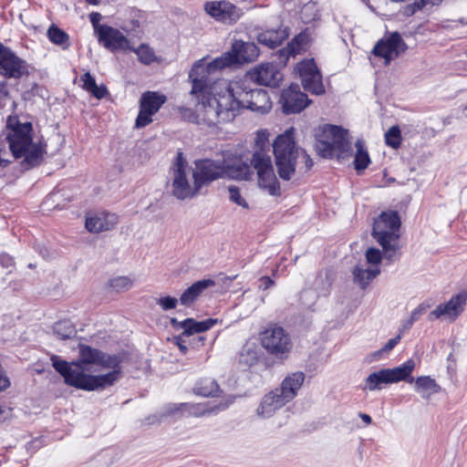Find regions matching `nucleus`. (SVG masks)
Segmentation results:
<instances>
[{
  "label": "nucleus",
  "instance_id": "40",
  "mask_svg": "<svg viewBox=\"0 0 467 467\" xmlns=\"http://www.w3.org/2000/svg\"><path fill=\"white\" fill-rule=\"evenodd\" d=\"M229 200L235 203L236 205L242 207L243 209L248 210L249 204L247 201L244 198L241 193V191L238 187L234 185H230L228 188Z\"/></svg>",
  "mask_w": 467,
  "mask_h": 467
},
{
  "label": "nucleus",
  "instance_id": "36",
  "mask_svg": "<svg viewBox=\"0 0 467 467\" xmlns=\"http://www.w3.org/2000/svg\"><path fill=\"white\" fill-rule=\"evenodd\" d=\"M219 391L218 384L211 379L202 380L194 389V392L203 397L214 396Z\"/></svg>",
  "mask_w": 467,
  "mask_h": 467
},
{
  "label": "nucleus",
  "instance_id": "19",
  "mask_svg": "<svg viewBox=\"0 0 467 467\" xmlns=\"http://www.w3.org/2000/svg\"><path fill=\"white\" fill-rule=\"evenodd\" d=\"M26 72V62L0 44V74L10 78H19Z\"/></svg>",
  "mask_w": 467,
  "mask_h": 467
},
{
  "label": "nucleus",
  "instance_id": "13",
  "mask_svg": "<svg viewBox=\"0 0 467 467\" xmlns=\"http://www.w3.org/2000/svg\"><path fill=\"white\" fill-rule=\"evenodd\" d=\"M166 96L155 92H144L140 99V111L135 121V127L144 128L152 122V116L156 114L166 102Z\"/></svg>",
  "mask_w": 467,
  "mask_h": 467
},
{
  "label": "nucleus",
  "instance_id": "45",
  "mask_svg": "<svg viewBox=\"0 0 467 467\" xmlns=\"http://www.w3.org/2000/svg\"><path fill=\"white\" fill-rule=\"evenodd\" d=\"M400 338H401L400 334L398 335L394 338H390L389 340H388V342L385 344V346L380 350H379L377 353H375V355H381L384 352L390 351L400 342Z\"/></svg>",
  "mask_w": 467,
  "mask_h": 467
},
{
  "label": "nucleus",
  "instance_id": "55",
  "mask_svg": "<svg viewBox=\"0 0 467 467\" xmlns=\"http://www.w3.org/2000/svg\"><path fill=\"white\" fill-rule=\"evenodd\" d=\"M198 340H199L202 344H203L204 337H198Z\"/></svg>",
  "mask_w": 467,
  "mask_h": 467
},
{
  "label": "nucleus",
  "instance_id": "17",
  "mask_svg": "<svg viewBox=\"0 0 467 467\" xmlns=\"http://www.w3.org/2000/svg\"><path fill=\"white\" fill-rule=\"evenodd\" d=\"M194 165L193 170L201 189L225 175V165L221 161L197 160Z\"/></svg>",
  "mask_w": 467,
  "mask_h": 467
},
{
  "label": "nucleus",
  "instance_id": "38",
  "mask_svg": "<svg viewBox=\"0 0 467 467\" xmlns=\"http://www.w3.org/2000/svg\"><path fill=\"white\" fill-rule=\"evenodd\" d=\"M109 287L116 292H125L133 285L132 280L128 276H117L109 280Z\"/></svg>",
  "mask_w": 467,
  "mask_h": 467
},
{
  "label": "nucleus",
  "instance_id": "10",
  "mask_svg": "<svg viewBox=\"0 0 467 467\" xmlns=\"http://www.w3.org/2000/svg\"><path fill=\"white\" fill-rule=\"evenodd\" d=\"M317 150L325 158L337 156L339 160L350 156V143L348 131L335 125L324 127L321 139L316 145Z\"/></svg>",
  "mask_w": 467,
  "mask_h": 467
},
{
  "label": "nucleus",
  "instance_id": "24",
  "mask_svg": "<svg viewBox=\"0 0 467 467\" xmlns=\"http://www.w3.org/2000/svg\"><path fill=\"white\" fill-rule=\"evenodd\" d=\"M288 401L274 389L265 394L256 409V415L260 418H270L274 413L283 408Z\"/></svg>",
  "mask_w": 467,
  "mask_h": 467
},
{
  "label": "nucleus",
  "instance_id": "53",
  "mask_svg": "<svg viewBox=\"0 0 467 467\" xmlns=\"http://www.w3.org/2000/svg\"><path fill=\"white\" fill-rule=\"evenodd\" d=\"M0 95L6 96V84L5 82L0 83Z\"/></svg>",
  "mask_w": 467,
  "mask_h": 467
},
{
  "label": "nucleus",
  "instance_id": "59",
  "mask_svg": "<svg viewBox=\"0 0 467 467\" xmlns=\"http://www.w3.org/2000/svg\"><path fill=\"white\" fill-rule=\"evenodd\" d=\"M464 109L467 110V105L465 106Z\"/></svg>",
  "mask_w": 467,
  "mask_h": 467
},
{
  "label": "nucleus",
  "instance_id": "18",
  "mask_svg": "<svg viewBox=\"0 0 467 467\" xmlns=\"http://www.w3.org/2000/svg\"><path fill=\"white\" fill-rule=\"evenodd\" d=\"M407 49V45L398 33L390 34L387 38L379 40L373 48L375 57L383 58L384 65H389Z\"/></svg>",
  "mask_w": 467,
  "mask_h": 467
},
{
  "label": "nucleus",
  "instance_id": "46",
  "mask_svg": "<svg viewBox=\"0 0 467 467\" xmlns=\"http://www.w3.org/2000/svg\"><path fill=\"white\" fill-rule=\"evenodd\" d=\"M428 306H425L423 304L419 305L410 314V318L416 322L426 311H427Z\"/></svg>",
  "mask_w": 467,
  "mask_h": 467
},
{
  "label": "nucleus",
  "instance_id": "54",
  "mask_svg": "<svg viewBox=\"0 0 467 467\" xmlns=\"http://www.w3.org/2000/svg\"><path fill=\"white\" fill-rule=\"evenodd\" d=\"M101 0H86V2L92 5H98L100 4Z\"/></svg>",
  "mask_w": 467,
  "mask_h": 467
},
{
  "label": "nucleus",
  "instance_id": "34",
  "mask_svg": "<svg viewBox=\"0 0 467 467\" xmlns=\"http://www.w3.org/2000/svg\"><path fill=\"white\" fill-rule=\"evenodd\" d=\"M48 39L55 45L67 49L69 47L68 35L56 26H51L47 30Z\"/></svg>",
  "mask_w": 467,
  "mask_h": 467
},
{
  "label": "nucleus",
  "instance_id": "1",
  "mask_svg": "<svg viewBox=\"0 0 467 467\" xmlns=\"http://www.w3.org/2000/svg\"><path fill=\"white\" fill-rule=\"evenodd\" d=\"M79 358L67 362L53 355V368L67 385L86 391L103 390L121 378V358L89 346L79 345Z\"/></svg>",
  "mask_w": 467,
  "mask_h": 467
},
{
  "label": "nucleus",
  "instance_id": "32",
  "mask_svg": "<svg viewBox=\"0 0 467 467\" xmlns=\"http://www.w3.org/2000/svg\"><path fill=\"white\" fill-rule=\"evenodd\" d=\"M355 169L357 171H364L370 163V158L368 152V149L365 145V141L361 139L355 142Z\"/></svg>",
  "mask_w": 467,
  "mask_h": 467
},
{
  "label": "nucleus",
  "instance_id": "6",
  "mask_svg": "<svg viewBox=\"0 0 467 467\" xmlns=\"http://www.w3.org/2000/svg\"><path fill=\"white\" fill-rule=\"evenodd\" d=\"M273 149L278 175L284 181L292 180L297 167L299 171H307L313 166V161L306 150L296 146L292 130L279 135Z\"/></svg>",
  "mask_w": 467,
  "mask_h": 467
},
{
  "label": "nucleus",
  "instance_id": "35",
  "mask_svg": "<svg viewBox=\"0 0 467 467\" xmlns=\"http://www.w3.org/2000/svg\"><path fill=\"white\" fill-rule=\"evenodd\" d=\"M258 359V347L254 342H246L240 353V361L251 366Z\"/></svg>",
  "mask_w": 467,
  "mask_h": 467
},
{
  "label": "nucleus",
  "instance_id": "20",
  "mask_svg": "<svg viewBox=\"0 0 467 467\" xmlns=\"http://www.w3.org/2000/svg\"><path fill=\"white\" fill-rule=\"evenodd\" d=\"M311 101L301 92L298 85H291L282 91L280 103L285 114L298 113L306 108Z\"/></svg>",
  "mask_w": 467,
  "mask_h": 467
},
{
  "label": "nucleus",
  "instance_id": "37",
  "mask_svg": "<svg viewBox=\"0 0 467 467\" xmlns=\"http://www.w3.org/2000/svg\"><path fill=\"white\" fill-rule=\"evenodd\" d=\"M54 332L60 339L72 337L76 330L69 321H59L55 324Z\"/></svg>",
  "mask_w": 467,
  "mask_h": 467
},
{
  "label": "nucleus",
  "instance_id": "5",
  "mask_svg": "<svg viewBox=\"0 0 467 467\" xmlns=\"http://www.w3.org/2000/svg\"><path fill=\"white\" fill-rule=\"evenodd\" d=\"M256 173L257 185L273 196H279L281 189L275 173L269 143L264 133H258L250 163L237 161L225 166V175L236 180H251Z\"/></svg>",
  "mask_w": 467,
  "mask_h": 467
},
{
  "label": "nucleus",
  "instance_id": "7",
  "mask_svg": "<svg viewBox=\"0 0 467 467\" xmlns=\"http://www.w3.org/2000/svg\"><path fill=\"white\" fill-rule=\"evenodd\" d=\"M306 44V36H296L286 47L278 50V61L265 62L250 69L242 80L262 86L276 87L283 79L281 67H285L290 57L300 53Z\"/></svg>",
  "mask_w": 467,
  "mask_h": 467
},
{
  "label": "nucleus",
  "instance_id": "49",
  "mask_svg": "<svg viewBox=\"0 0 467 467\" xmlns=\"http://www.w3.org/2000/svg\"><path fill=\"white\" fill-rule=\"evenodd\" d=\"M260 282H261V285H260L259 287L264 289V290H266L269 287H271L272 285H274V281L270 277H268V276H263L260 279Z\"/></svg>",
  "mask_w": 467,
  "mask_h": 467
},
{
  "label": "nucleus",
  "instance_id": "4",
  "mask_svg": "<svg viewBox=\"0 0 467 467\" xmlns=\"http://www.w3.org/2000/svg\"><path fill=\"white\" fill-rule=\"evenodd\" d=\"M248 83L244 80L222 83L224 96L217 102L219 110L210 112L208 121L212 127L232 121L244 109L259 114H265L271 109L272 102L267 91L249 88Z\"/></svg>",
  "mask_w": 467,
  "mask_h": 467
},
{
  "label": "nucleus",
  "instance_id": "12",
  "mask_svg": "<svg viewBox=\"0 0 467 467\" xmlns=\"http://www.w3.org/2000/svg\"><path fill=\"white\" fill-rule=\"evenodd\" d=\"M260 341L267 353L278 358H287L293 348L289 334L277 325L266 327L260 334Z\"/></svg>",
  "mask_w": 467,
  "mask_h": 467
},
{
  "label": "nucleus",
  "instance_id": "8",
  "mask_svg": "<svg viewBox=\"0 0 467 467\" xmlns=\"http://www.w3.org/2000/svg\"><path fill=\"white\" fill-rule=\"evenodd\" d=\"M171 192L179 200L192 199L201 191L193 168L188 163L182 151L177 155L170 169Z\"/></svg>",
  "mask_w": 467,
  "mask_h": 467
},
{
  "label": "nucleus",
  "instance_id": "57",
  "mask_svg": "<svg viewBox=\"0 0 467 467\" xmlns=\"http://www.w3.org/2000/svg\"><path fill=\"white\" fill-rule=\"evenodd\" d=\"M135 165H136V163L134 161L130 163V166H132V167Z\"/></svg>",
  "mask_w": 467,
  "mask_h": 467
},
{
  "label": "nucleus",
  "instance_id": "15",
  "mask_svg": "<svg viewBox=\"0 0 467 467\" xmlns=\"http://www.w3.org/2000/svg\"><path fill=\"white\" fill-rule=\"evenodd\" d=\"M304 88L314 95L325 93L322 77L313 59L302 61L296 67Z\"/></svg>",
  "mask_w": 467,
  "mask_h": 467
},
{
  "label": "nucleus",
  "instance_id": "3",
  "mask_svg": "<svg viewBox=\"0 0 467 467\" xmlns=\"http://www.w3.org/2000/svg\"><path fill=\"white\" fill-rule=\"evenodd\" d=\"M47 153V143L42 137L33 134L30 122L21 123L16 117H9L6 129L0 136V167L6 166L9 156L21 160L28 170L38 166Z\"/></svg>",
  "mask_w": 467,
  "mask_h": 467
},
{
  "label": "nucleus",
  "instance_id": "33",
  "mask_svg": "<svg viewBox=\"0 0 467 467\" xmlns=\"http://www.w3.org/2000/svg\"><path fill=\"white\" fill-rule=\"evenodd\" d=\"M81 81L83 82V88L97 99H102L108 94L107 88L103 85L98 86L95 78L89 72L85 73L81 77Z\"/></svg>",
  "mask_w": 467,
  "mask_h": 467
},
{
  "label": "nucleus",
  "instance_id": "21",
  "mask_svg": "<svg viewBox=\"0 0 467 467\" xmlns=\"http://www.w3.org/2000/svg\"><path fill=\"white\" fill-rule=\"evenodd\" d=\"M259 50L254 43L236 40L232 46V51L222 57H229V66L237 63L252 62L257 58Z\"/></svg>",
  "mask_w": 467,
  "mask_h": 467
},
{
  "label": "nucleus",
  "instance_id": "9",
  "mask_svg": "<svg viewBox=\"0 0 467 467\" xmlns=\"http://www.w3.org/2000/svg\"><path fill=\"white\" fill-rule=\"evenodd\" d=\"M400 219L397 212H382L375 219L372 230V236L382 247L385 258L392 259L400 245Z\"/></svg>",
  "mask_w": 467,
  "mask_h": 467
},
{
  "label": "nucleus",
  "instance_id": "48",
  "mask_svg": "<svg viewBox=\"0 0 467 467\" xmlns=\"http://www.w3.org/2000/svg\"><path fill=\"white\" fill-rule=\"evenodd\" d=\"M441 2V0H420L419 2L415 3V5L418 9H422L428 5H439Z\"/></svg>",
  "mask_w": 467,
  "mask_h": 467
},
{
  "label": "nucleus",
  "instance_id": "27",
  "mask_svg": "<svg viewBox=\"0 0 467 467\" xmlns=\"http://www.w3.org/2000/svg\"><path fill=\"white\" fill-rule=\"evenodd\" d=\"M379 274V267L369 266L360 262L352 270L353 282L361 289H365Z\"/></svg>",
  "mask_w": 467,
  "mask_h": 467
},
{
  "label": "nucleus",
  "instance_id": "30",
  "mask_svg": "<svg viewBox=\"0 0 467 467\" xmlns=\"http://www.w3.org/2000/svg\"><path fill=\"white\" fill-rule=\"evenodd\" d=\"M288 36L286 28L279 27L277 29H267L261 32L257 36V40L260 44L265 45L270 48H274L279 45Z\"/></svg>",
  "mask_w": 467,
  "mask_h": 467
},
{
  "label": "nucleus",
  "instance_id": "42",
  "mask_svg": "<svg viewBox=\"0 0 467 467\" xmlns=\"http://www.w3.org/2000/svg\"><path fill=\"white\" fill-rule=\"evenodd\" d=\"M139 59L143 64L149 65L152 63L155 60V55L153 50L146 46V45H140L136 50H135Z\"/></svg>",
  "mask_w": 467,
  "mask_h": 467
},
{
  "label": "nucleus",
  "instance_id": "39",
  "mask_svg": "<svg viewBox=\"0 0 467 467\" xmlns=\"http://www.w3.org/2000/svg\"><path fill=\"white\" fill-rule=\"evenodd\" d=\"M385 141L392 149H398L400 146L401 133L399 127L393 126L385 133Z\"/></svg>",
  "mask_w": 467,
  "mask_h": 467
},
{
  "label": "nucleus",
  "instance_id": "47",
  "mask_svg": "<svg viewBox=\"0 0 467 467\" xmlns=\"http://www.w3.org/2000/svg\"><path fill=\"white\" fill-rule=\"evenodd\" d=\"M182 337H183L182 334L181 336L175 337L173 338V342H174L175 345L178 346L180 351L182 354H186L187 350H188V348H187L185 340Z\"/></svg>",
  "mask_w": 467,
  "mask_h": 467
},
{
  "label": "nucleus",
  "instance_id": "29",
  "mask_svg": "<svg viewBox=\"0 0 467 467\" xmlns=\"http://www.w3.org/2000/svg\"><path fill=\"white\" fill-rule=\"evenodd\" d=\"M414 388L420 397L429 400L432 395L440 392L441 387L436 380L430 376H420L413 379Z\"/></svg>",
  "mask_w": 467,
  "mask_h": 467
},
{
  "label": "nucleus",
  "instance_id": "41",
  "mask_svg": "<svg viewBox=\"0 0 467 467\" xmlns=\"http://www.w3.org/2000/svg\"><path fill=\"white\" fill-rule=\"evenodd\" d=\"M383 256L385 257L384 254H382L378 248L370 247L366 251V261L364 264L369 266L379 267V264L381 263Z\"/></svg>",
  "mask_w": 467,
  "mask_h": 467
},
{
  "label": "nucleus",
  "instance_id": "26",
  "mask_svg": "<svg viewBox=\"0 0 467 467\" xmlns=\"http://www.w3.org/2000/svg\"><path fill=\"white\" fill-rule=\"evenodd\" d=\"M305 379V373L301 371L292 372L283 379L281 387L275 389L289 402L297 395Z\"/></svg>",
  "mask_w": 467,
  "mask_h": 467
},
{
  "label": "nucleus",
  "instance_id": "51",
  "mask_svg": "<svg viewBox=\"0 0 467 467\" xmlns=\"http://www.w3.org/2000/svg\"><path fill=\"white\" fill-rule=\"evenodd\" d=\"M360 419L367 424H370L372 421L371 417L368 414L366 413H360L359 414Z\"/></svg>",
  "mask_w": 467,
  "mask_h": 467
},
{
  "label": "nucleus",
  "instance_id": "52",
  "mask_svg": "<svg viewBox=\"0 0 467 467\" xmlns=\"http://www.w3.org/2000/svg\"><path fill=\"white\" fill-rule=\"evenodd\" d=\"M171 323L174 328H176V329L182 328V321H178L176 318H171Z\"/></svg>",
  "mask_w": 467,
  "mask_h": 467
},
{
  "label": "nucleus",
  "instance_id": "25",
  "mask_svg": "<svg viewBox=\"0 0 467 467\" xmlns=\"http://www.w3.org/2000/svg\"><path fill=\"white\" fill-rule=\"evenodd\" d=\"M118 216L114 213L101 212L86 218V228L90 233H100L113 229L118 223Z\"/></svg>",
  "mask_w": 467,
  "mask_h": 467
},
{
  "label": "nucleus",
  "instance_id": "50",
  "mask_svg": "<svg viewBox=\"0 0 467 467\" xmlns=\"http://www.w3.org/2000/svg\"><path fill=\"white\" fill-rule=\"evenodd\" d=\"M413 323L414 322L410 317L408 319L404 320L401 324L400 334L410 329L412 327Z\"/></svg>",
  "mask_w": 467,
  "mask_h": 467
},
{
  "label": "nucleus",
  "instance_id": "58",
  "mask_svg": "<svg viewBox=\"0 0 467 467\" xmlns=\"http://www.w3.org/2000/svg\"><path fill=\"white\" fill-rule=\"evenodd\" d=\"M225 279H226V280H228V281H231L233 278H231V277H226Z\"/></svg>",
  "mask_w": 467,
  "mask_h": 467
},
{
  "label": "nucleus",
  "instance_id": "44",
  "mask_svg": "<svg viewBox=\"0 0 467 467\" xmlns=\"http://www.w3.org/2000/svg\"><path fill=\"white\" fill-rule=\"evenodd\" d=\"M101 18H102V16L98 12H92L89 15V20L93 26L94 33L96 36H98L102 31V28H105L108 26V25H101L99 23Z\"/></svg>",
  "mask_w": 467,
  "mask_h": 467
},
{
  "label": "nucleus",
  "instance_id": "31",
  "mask_svg": "<svg viewBox=\"0 0 467 467\" xmlns=\"http://www.w3.org/2000/svg\"><path fill=\"white\" fill-rule=\"evenodd\" d=\"M216 318H208L202 321H197L194 318H186L182 321V335L189 337L196 333H202L209 330L218 323Z\"/></svg>",
  "mask_w": 467,
  "mask_h": 467
},
{
  "label": "nucleus",
  "instance_id": "14",
  "mask_svg": "<svg viewBox=\"0 0 467 467\" xmlns=\"http://www.w3.org/2000/svg\"><path fill=\"white\" fill-rule=\"evenodd\" d=\"M467 302V292L452 296L448 302L438 305L428 316L430 321L441 319L452 322L463 312Z\"/></svg>",
  "mask_w": 467,
  "mask_h": 467
},
{
  "label": "nucleus",
  "instance_id": "2",
  "mask_svg": "<svg viewBox=\"0 0 467 467\" xmlns=\"http://www.w3.org/2000/svg\"><path fill=\"white\" fill-rule=\"evenodd\" d=\"M229 57H220L211 62L204 58L196 61L190 73L192 81L190 96L194 101V110L182 107L179 109L182 117L192 123L212 127L208 121L210 112L218 111L217 102L224 96L222 83H228L224 79L213 80V74L225 67H229Z\"/></svg>",
  "mask_w": 467,
  "mask_h": 467
},
{
  "label": "nucleus",
  "instance_id": "43",
  "mask_svg": "<svg viewBox=\"0 0 467 467\" xmlns=\"http://www.w3.org/2000/svg\"><path fill=\"white\" fill-rule=\"evenodd\" d=\"M155 302L163 311L174 309L178 305V299L170 296L157 297Z\"/></svg>",
  "mask_w": 467,
  "mask_h": 467
},
{
  "label": "nucleus",
  "instance_id": "16",
  "mask_svg": "<svg viewBox=\"0 0 467 467\" xmlns=\"http://www.w3.org/2000/svg\"><path fill=\"white\" fill-rule=\"evenodd\" d=\"M204 10L216 21L227 25L236 23L244 15L240 7L226 0L207 2Z\"/></svg>",
  "mask_w": 467,
  "mask_h": 467
},
{
  "label": "nucleus",
  "instance_id": "60",
  "mask_svg": "<svg viewBox=\"0 0 467 467\" xmlns=\"http://www.w3.org/2000/svg\"><path fill=\"white\" fill-rule=\"evenodd\" d=\"M2 413V410L0 409V414Z\"/></svg>",
  "mask_w": 467,
  "mask_h": 467
},
{
  "label": "nucleus",
  "instance_id": "11",
  "mask_svg": "<svg viewBox=\"0 0 467 467\" xmlns=\"http://www.w3.org/2000/svg\"><path fill=\"white\" fill-rule=\"evenodd\" d=\"M414 368L415 362L412 359H409L399 367L383 368L373 372L366 379L364 389L374 391L381 389L382 384L396 383L401 380L412 383L413 378L410 374Z\"/></svg>",
  "mask_w": 467,
  "mask_h": 467
},
{
  "label": "nucleus",
  "instance_id": "23",
  "mask_svg": "<svg viewBox=\"0 0 467 467\" xmlns=\"http://www.w3.org/2000/svg\"><path fill=\"white\" fill-rule=\"evenodd\" d=\"M99 42L110 51L129 48L128 38L117 28L108 26L97 36Z\"/></svg>",
  "mask_w": 467,
  "mask_h": 467
},
{
  "label": "nucleus",
  "instance_id": "22",
  "mask_svg": "<svg viewBox=\"0 0 467 467\" xmlns=\"http://www.w3.org/2000/svg\"><path fill=\"white\" fill-rule=\"evenodd\" d=\"M223 409H225V406L222 405L210 406L204 403H172L168 405L166 415H173L177 412H182L191 416L202 417L208 415L215 410Z\"/></svg>",
  "mask_w": 467,
  "mask_h": 467
},
{
  "label": "nucleus",
  "instance_id": "56",
  "mask_svg": "<svg viewBox=\"0 0 467 467\" xmlns=\"http://www.w3.org/2000/svg\"><path fill=\"white\" fill-rule=\"evenodd\" d=\"M310 7H311L310 5H305L304 9H305V10H306V9H308V8H310Z\"/></svg>",
  "mask_w": 467,
  "mask_h": 467
},
{
  "label": "nucleus",
  "instance_id": "28",
  "mask_svg": "<svg viewBox=\"0 0 467 467\" xmlns=\"http://www.w3.org/2000/svg\"><path fill=\"white\" fill-rule=\"evenodd\" d=\"M214 285L215 282L212 279H202L193 283L182 294L180 303L184 306H192L204 290Z\"/></svg>",
  "mask_w": 467,
  "mask_h": 467
}]
</instances>
